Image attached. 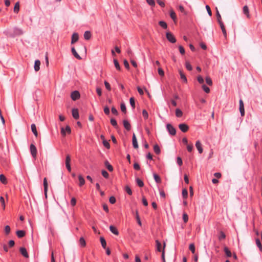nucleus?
<instances>
[{
	"label": "nucleus",
	"mask_w": 262,
	"mask_h": 262,
	"mask_svg": "<svg viewBox=\"0 0 262 262\" xmlns=\"http://www.w3.org/2000/svg\"><path fill=\"white\" fill-rule=\"evenodd\" d=\"M100 242H101L102 247L104 249H105L106 247V242L105 239L103 237H101L100 238Z\"/></svg>",
	"instance_id": "7c9ffc66"
},
{
	"label": "nucleus",
	"mask_w": 262,
	"mask_h": 262,
	"mask_svg": "<svg viewBox=\"0 0 262 262\" xmlns=\"http://www.w3.org/2000/svg\"><path fill=\"white\" fill-rule=\"evenodd\" d=\"M226 238V235L223 232L221 231L220 233V235L219 236V239L220 241Z\"/></svg>",
	"instance_id": "c03bdc74"
},
{
	"label": "nucleus",
	"mask_w": 262,
	"mask_h": 262,
	"mask_svg": "<svg viewBox=\"0 0 262 262\" xmlns=\"http://www.w3.org/2000/svg\"><path fill=\"white\" fill-rule=\"evenodd\" d=\"M134 168L136 170H139L140 169V165L138 163H135L134 164Z\"/></svg>",
	"instance_id": "338daca9"
},
{
	"label": "nucleus",
	"mask_w": 262,
	"mask_h": 262,
	"mask_svg": "<svg viewBox=\"0 0 262 262\" xmlns=\"http://www.w3.org/2000/svg\"><path fill=\"white\" fill-rule=\"evenodd\" d=\"M71 128L69 126H67L65 128L62 127L61 129V133L63 136H65L66 132L68 134L71 133Z\"/></svg>",
	"instance_id": "1a4fd4ad"
},
{
	"label": "nucleus",
	"mask_w": 262,
	"mask_h": 262,
	"mask_svg": "<svg viewBox=\"0 0 262 262\" xmlns=\"http://www.w3.org/2000/svg\"><path fill=\"white\" fill-rule=\"evenodd\" d=\"M243 11L244 14H245L248 18L250 17L249 8L247 6H244L243 9Z\"/></svg>",
	"instance_id": "a211bd4d"
},
{
	"label": "nucleus",
	"mask_w": 262,
	"mask_h": 262,
	"mask_svg": "<svg viewBox=\"0 0 262 262\" xmlns=\"http://www.w3.org/2000/svg\"><path fill=\"white\" fill-rule=\"evenodd\" d=\"M19 251L21 255L26 258L29 257V254L27 252L26 249L24 247H20Z\"/></svg>",
	"instance_id": "9d476101"
},
{
	"label": "nucleus",
	"mask_w": 262,
	"mask_h": 262,
	"mask_svg": "<svg viewBox=\"0 0 262 262\" xmlns=\"http://www.w3.org/2000/svg\"><path fill=\"white\" fill-rule=\"evenodd\" d=\"M179 73H180L181 79L183 80L184 81V82L186 83L187 81V80L186 77L185 76V74L183 73V72L181 70H179Z\"/></svg>",
	"instance_id": "cd10ccee"
},
{
	"label": "nucleus",
	"mask_w": 262,
	"mask_h": 262,
	"mask_svg": "<svg viewBox=\"0 0 262 262\" xmlns=\"http://www.w3.org/2000/svg\"><path fill=\"white\" fill-rule=\"evenodd\" d=\"M182 194L183 198L185 199H187L188 197V191L186 189H183L182 190Z\"/></svg>",
	"instance_id": "c9c22d12"
},
{
	"label": "nucleus",
	"mask_w": 262,
	"mask_h": 262,
	"mask_svg": "<svg viewBox=\"0 0 262 262\" xmlns=\"http://www.w3.org/2000/svg\"><path fill=\"white\" fill-rule=\"evenodd\" d=\"M30 152L32 156L34 159H35L36 158L37 155V149L36 146L33 144H31L30 145Z\"/></svg>",
	"instance_id": "7ed1b4c3"
},
{
	"label": "nucleus",
	"mask_w": 262,
	"mask_h": 262,
	"mask_svg": "<svg viewBox=\"0 0 262 262\" xmlns=\"http://www.w3.org/2000/svg\"><path fill=\"white\" fill-rule=\"evenodd\" d=\"M136 220L137 221V223H138V225H140V226H141L142 223H141V221L140 220V217H139L138 211H136Z\"/></svg>",
	"instance_id": "ea45409f"
},
{
	"label": "nucleus",
	"mask_w": 262,
	"mask_h": 262,
	"mask_svg": "<svg viewBox=\"0 0 262 262\" xmlns=\"http://www.w3.org/2000/svg\"><path fill=\"white\" fill-rule=\"evenodd\" d=\"M224 252L227 257H231L232 256L231 251L226 247L224 248Z\"/></svg>",
	"instance_id": "473e14b6"
},
{
	"label": "nucleus",
	"mask_w": 262,
	"mask_h": 262,
	"mask_svg": "<svg viewBox=\"0 0 262 262\" xmlns=\"http://www.w3.org/2000/svg\"><path fill=\"white\" fill-rule=\"evenodd\" d=\"M96 92H97V94H98V95L99 96H101L102 95V90H101V89L99 87H97L96 88Z\"/></svg>",
	"instance_id": "774afa93"
},
{
	"label": "nucleus",
	"mask_w": 262,
	"mask_h": 262,
	"mask_svg": "<svg viewBox=\"0 0 262 262\" xmlns=\"http://www.w3.org/2000/svg\"><path fill=\"white\" fill-rule=\"evenodd\" d=\"M110 231L114 234L115 235H118L119 234V232L117 230V229H116V227H115L114 226H110Z\"/></svg>",
	"instance_id": "412c9836"
},
{
	"label": "nucleus",
	"mask_w": 262,
	"mask_h": 262,
	"mask_svg": "<svg viewBox=\"0 0 262 262\" xmlns=\"http://www.w3.org/2000/svg\"><path fill=\"white\" fill-rule=\"evenodd\" d=\"M137 184L140 187H142L144 186L143 182L139 178H137L136 180Z\"/></svg>",
	"instance_id": "f704fd0d"
},
{
	"label": "nucleus",
	"mask_w": 262,
	"mask_h": 262,
	"mask_svg": "<svg viewBox=\"0 0 262 262\" xmlns=\"http://www.w3.org/2000/svg\"><path fill=\"white\" fill-rule=\"evenodd\" d=\"M71 51L73 55L75 58H76L77 59H81V58L80 56V55L77 53L74 47H72L71 49Z\"/></svg>",
	"instance_id": "f3484780"
},
{
	"label": "nucleus",
	"mask_w": 262,
	"mask_h": 262,
	"mask_svg": "<svg viewBox=\"0 0 262 262\" xmlns=\"http://www.w3.org/2000/svg\"><path fill=\"white\" fill-rule=\"evenodd\" d=\"M132 142H133V146L135 148H138L139 146L137 142V140L136 137V135L135 134H133V139H132Z\"/></svg>",
	"instance_id": "f8f14e48"
},
{
	"label": "nucleus",
	"mask_w": 262,
	"mask_h": 262,
	"mask_svg": "<svg viewBox=\"0 0 262 262\" xmlns=\"http://www.w3.org/2000/svg\"><path fill=\"white\" fill-rule=\"evenodd\" d=\"M0 181L3 184H6L7 183V178L3 174H0Z\"/></svg>",
	"instance_id": "4be33fe9"
},
{
	"label": "nucleus",
	"mask_w": 262,
	"mask_h": 262,
	"mask_svg": "<svg viewBox=\"0 0 262 262\" xmlns=\"http://www.w3.org/2000/svg\"><path fill=\"white\" fill-rule=\"evenodd\" d=\"M183 115V112L179 108H177L176 110V116L177 117H181Z\"/></svg>",
	"instance_id": "2f4dec72"
},
{
	"label": "nucleus",
	"mask_w": 262,
	"mask_h": 262,
	"mask_svg": "<svg viewBox=\"0 0 262 262\" xmlns=\"http://www.w3.org/2000/svg\"><path fill=\"white\" fill-rule=\"evenodd\" d=\"M177 163L179 166H181L182 165V164H183L182 160L180 157H178L177 158Z\"/></svg>",
	"instance_id": "69168bd1"
},
{
	"label": "nucleus",
	"mask_w": 262,
	"mask_h": 262,
	"mask_svg": "<svg viewBox=\"0 0 262 262\" xmlns=\"http://www.w3.org/2000/svg\"><path fill=\"white\" fill-rule=\"evenodd\" d=\"M216 17L217 21L219 22L220 20H222L221 16L219 12V10L217 8H216Z\"/></svg>",
	"instance_id": "13d9d810"
},
{
	"label": "nucleus",
	"mask_w": 262,
	"mask_h": 262,
	"mask_svg": "<svg viewBox=\"0 0 262 262\" xmlns=\"http://www.w3.org/2000/svg\"><path fill=\"white\" fill-rule=\"evenodd\" d=\"M156 247L157 251L162 252L163 249L162 247V244L158 240H156Z\"/></svg>",
	"instance_id": "9b49d317"
},
{
	"label": "nucleus",
	"mask_w": 262,
	"mask_h": 262,
	"mask_svg": "<svg viewBox=\"0 0 262 262\" xmlns=\"http://www.w3.org/2000/svg\"><path fill=\"white\" fill-rule=\"evenodd\" d=\"M166 129L169 134L171 136H174L176 134L175 128L170 124L168 123L166 125Z\"/></svg>",
	"instance_id": "f257e3e1"
},
{
	"label": "nucleus",
	"mask_w": 262,
	"mask_h": 262,
	"mask_svg": "<svg viewBox=\"0 0 262 262\" xmlns=\"http://www.w3.org/2000/svg\"><path fill=\"white\" fill-rule=\"evenodd\" d=\"M239 110L241 116H244L245 115L244 104L242 99H240L239 101Z\"/></svg>",
	"instance_id": "20e7f679"
},
{
	"label": "nucleus",
	"mask_w": 262,
	"mask_h": 262,
	"mask_svg": "<svg viewBox=\"0 0 262 262\" xmlns=\"http://www.w3.org/2000/svg\"><path fill=\"white\" fill-rule=\"evenodd\" d=\"M255 242L257 246L258 247L259 250L262 251V245L260 242V241L258 238H256L255 239Z\"/></svg>",
	"instance_id": "c756f323"
},
{
	"label": "nucleus",
	"mask_w": 262,
	"mask_h": 262,
	"mask_svg": "<svg viewBox=\"0 0 262 262\" xmlns=\"http://www.w3.org/2000/svg\"><path fill=\"white\" fill-rule=\"evenodd\" d=\"M179 128L183 133L187 132L189 126L185 123H181L179 125Z\"/></svg>",
	"instance_id": "423d86ee"
},
{
	"label": "nucleus",
	"mask_w": 262,
	"mask_h": 262,
	"mask_svg": "<svg viewBox=\"0 0 262 262\" xmlns=\"http://www.w3.org/2000/svg\"><path fill=\"white\" fill-rule=\"evenodd\" d=\"M0 202L2 203V205L3 207V209H5V200L3 196L0 197Z\"/></svg>",
	"instance_id": "680f3d73"
},
{
	"label": "nucleus",
	"mask_w": 262,
	"mask_h": 262,
	"mask_svg": "<svg viewBox=\"0 0 262 262\" xmlns=\"http://www.w3.org/2000/svg\"><path fill=\"white\" fill-rule=\"evenodd\" d=\"M40 65V61L39 60H36L35 61L34 66V70L36 72H37L39 70Z\"/></svg>",
	"instance_id": "dca6fc26"
},
{
	"label": "nucleus",
	"mask_w": 262,
	"mask_h": 262,
	"mask_svg": "<svg viewBox=\"0 0 262 262\" xmlns=\"http://www.w3.org/2000/svg\"><path fill=\"white\" fill-rule=\"evenodd\" d=\"M78 38V34L77 33H74L72 36L71 43L73 44L77 41Z\"/></svg>",
	"instance_id": "ddd939ff"
},
{
	"label": "nucleus",
	"mask_w": 262,
	"mask_h": 262,
	"mask_svg": "<svg viewBox=\"0 0 262 262\" xmlns=\"http://www.w3.org/2000/svg\"><path fill=\"white\" fill-rule=\"evenodd\" d=\"M189 249L192 252V253H195V246L193 244H191L189 245Z\"/></svg>",
	"instance_id": "3c124183"
},
{
	"label": "nucleus",
	"mask_w": 262,
	"mask_h": 262,
	"mask_svg": "<svg viewBox=\"0 0 262 262\" xmlns=\"http://www.w3.org/2000/svg\"><path fill=\"white\" fill-rule=\"evenodd\" d=\"M71 99L74 101H75L79 99L80 97V94L79 92L77 91H75L72 92L71 94Z\"/></svg>",
	"instance_id": "39448f33"
},
{
	"label": "nucleus",
	"mask_w": 262,
	"mask_h": 262,
	"mask_svg": "<svg viewBox=\"0 0 262 262\" xmlns=\"http://www.w3.org/2000/svg\"><path fill=\"white\" fill-rule=\"evenodd\" d=\"M120 108L122 112L125 113L126 112V106L124 103H122L120 105Z\"/></svg>",
	"instance_id": "4d7b16f0"
},
{
	"label": "nucleus",
	"mask_w": 262,
	"mask_h": 262,
	"mask_svg": "<svg viewBox=\"0 0 262 262\" xmlns=\"http://www.w3.org/2000/svg\"><path fill=\"white\" fill-rule=\"evenodd\" d=\"M79 243L80 246L82 247H84L86 245L85 241L83 237L80 238Z\"/></svg>",
	"instance_id": "a878e982"
},
{
	"label": "nucleus",
	"mask_w": 262,
	"mask_h": 262,
	"mask_svg": "<svg viewBox=\"0 0 262 262\" xmlns=\"http://www.w3.org/2000/svg\"><path fill=\"white\" fill-rule=\"evenodd\" d=\"M125 190L126 192V193L130 195H132L133 193L132 189L128 186H126L125 187Z\"/></svg>",
	"instance_id": "37998d69"
},
{
	"label": "nucleus",
	"mask_w": 262,
	"mask_h": 262,
	"mask_svg": "<svg viewBox=\"0 0 262 262\" xmlns=\"http://www.w3.org/2000/svg\"><path fill=\"white\" fill-rule=\"evenodd\" d=\"M83 36H84V38L85 39H86V40L90 39L91 37V34L90 31H85L84 33Z\"/></svg>",
	"instance_id": "393cba45"
},
{
	"label": "nucleus",
	"mask_w": 262,
	"mask_h": 262,
	"mask_svg": "<svg viewBox=\"0 0 262 262\" xmlns=\"http://www.w3.org/2000/svg\"><path fill=\"white\" fill-rule=\"evenodd\" d=\"M197 80H198V82H199V83H200V84H202V83H204V79H203V78L201 76H200H200H198L197 77Z\"/></svg>",
	"instance_id": "052dcab7"
},
{
	"label": "nucleus",
	"mask_w": 262,
	"mask_h": 262,
	"mask_svg": "<svg viewBox=\"0 0 262 262\" xmlns=\"http://www.w3.org/2000/svg\"><path fill=\"white\" fill-rule=\"evenodd\" d=\"M205 80H206V82L207 83V84H208L209 85H212V81L211 79L210 78V77H206Z\"/></svg>",
	"instance_id": "09e8293b"
},
{
	"label": "nucleus",
	"mask_w": 262,
	"mask_h": 262,
	"mask_svg": "<svg viewBox=\"0 0 262 262\" xmlns=\"http://www.w3.org/2000/svg\"><path fill=\"white\" fill-rule=\"evenodd\" d=\"M129 103L132 108L134 109L135 108V101L134 97H131L129 99Z\"/></svg>",
	"instance_id": "4c0bfd02"
},
{
	"label": "nucleus",
	"mask_w": 262,
	"mask_h": 262,
	"mask_svg": "<svg viewBox=\"0 0 262 262\" xmlns=\"http://www.w3.org/2000/svg\"><path fill=\"white\" fill-rule=\"evenodd\" d=\"M142 115L145 119H147L148 117V114L145 110H143Z\"/></svg>",
	"instance_id": "5fc2aeb1"
},
{
	"label": "nucleus",
	"mask_w": 262,
	"mask_h": 262,
	"mask_svg": "<svg viewBox=\"0 0 262 262\" xmlns=\"http://www.w3.org/2000/svg\"><path fill=\"white\" fill-rule=\"evenodd\" d=\"M170 16L173 21L177 19L176 14L173 10H171L170 11Z\"/></svg>",
	"instance_id": "c85d7f7f"
},
{
	"label": "nucleus",
	"mask_w": 262,
	"mask_h": 262,
	"mask_svg": "<svg viewBox=\"0 0 262 262\" xmlns=\"http://www.w3.org/2000/svg\"><path fill=\"white\" fill-rule=\"evenodd\" d=\"M104 84L105 85V86L106 89L108 91H111V85H110V83L107 81H104Z\"/></svg>",
	"instance_id": "6e6d98bb"
},
{
	"label": "nucleus",
	"mask_w": 262,
	"mask_h": 262,
	"mask_svg": "<svg viewBox=\"0 0 262 262\" xmlns=\"http://www.w3.org/2000/svg\"><path fill=\"white\" fill-rule=\"evenodd\" d=\"M123 124L124 128L127 130H129L131 128V126L129 122L127 120H124L123 121Z\"/></svg>",
	"instance_id": "4468645a"
},
{
	"label": "nucleus",
	"mask_w": 262,
	"mask_h": 262,
	"mask_svg": "<svg viewBox=\"0 0 262 262\" xmlns=\"http://www.w3.org/2000/svg\"><path fill=\"white\" fill-rule=\"evenodd\" d=\"M165 247V243H164L163 250H162V259L163 262H165V251H164Z\"/></svg>",
	"instance_id": "49530a36"
},
{
	"label": "nucleus",
	"mask_w": 262,
	"mask_h": 262,
	"mask_svg": "<svg viewBox=\"0 0 262 262\" xmlns=\"http://www.w3.org/2000/svg\"><path fill=\"white\" fill-rule=\"evenodd\" d=\"M202 87L205 93H209L210 92V89L206 85L203 84Z\"/></svg>",
	"instance_id": "8fccbe9b"
},
{
	"label": "nucleus",
	"mask_w": 262,
	"mask_h": 262,
	"mask_svg": "<svg viewBox=\"0 0 262 262\" xmlns=\"http://www.w3.org/2000/svg\"><path fill=\"white\" fill-rule=\"evenodd\" d=\"M103 145L106 147L107 149H109L110 148V145L108 142L105 140H103Z\"/></svg>",
	"instance_id": "de8ad7c7"
},
{
	"label": "nucleus",
	"mask_w": 262,
	"mask_h": 262,
	"mask_svg": "<svg viewBox=\"0 0 262 262\" xmlns=\"http://www.w3.org/2000/svg\"><path fill=\"white\" fill-rule=\"evenodd\" d=\"M78 180L79 181V186H82L85 184V180L81 175L78 176Z\"/></svg>",
	"instance_id": "bb28decb"
},
{
	"label": "nucleus",
	"mask_w": 262,
	"mask_h": 262,
	"mask_svg": "<svg viewBox=\"0 0 262 262\" xmlns=\"http://www.w3.org/2000/svg\"><path fill=\"white\" fill-rule=\"evenodd\" d=\"M114 65H115V67L116 68V69L118 70H120V66L119 65V63L118 60L115 59H114Z\"/></svg>",
	"instance_id": "a18cd8bd"
},
{
	"label": "nucleus",
	"mask_w": 262,
	"mask_h": 262,
	"mask_svg": "<svg viewBox=\"0 0 262 262\" xmlns=\"http://www.w3.org/2000/svg\"><path fill=\"white\" fill-rule=\"evenodd\" d=\"M166 37L167 40L171 42V43H174L176 42V39L172 33L169 32H167L166 33Z\"/></svg>",
	"instance_id": "f03ea898"
},
{
	"label": "nucleus",
	"mask_w": 262,
	"mask_h": 262,
	"mask_svg": "<svg viewBox=\"0 0 262 262\" xmlns=\"http://www.w3.org/2000/svg\"><path fill=\"white\" fill-rule=\"evenodd\" d=\"M104 164L106 167L110 171H112L113 170V166L110 164L108 161H106Z\"/></svg>",
	"instance_id": "b1692460"
},
{
	"label": "nucleus",
	"mask_w": 262,
	"mask_h": 262,
	"mask_svg": "<svg viewBox=\"0 0 262 262\" xmlns=\"http://www.w3.org/2000/svg\"><path fill=\"white\" fill-rule=\"evenodd\" d=\"M159 24L163 29H166L167 28V24L164 21H160Z\"/></svg>",
	"instance_id": "79ce46f5"
},
{
	"label": "nucleus",
	"mask_w": 262,
	"mask_h": 262,
	"mask_svg": "<svg viewBox=\"0 0 262 262\" xmlns=\"http://www.w3.org/2000/svg\"><path fill=\"white\" fill-rule=\"evenodd\" d=\"M109 201H110V203L113 204L116 202V200L114 196H112L110 198Z\"/></svg>",
	"instance_id": "0e129e2a"
},
{
	"label": "nucleus",
	"mask_w": 262,
	"mask_h": 262,
	"mask_svg": "<svg viewBox=\"0 0 262 262\" xmlns=\"http://www.w3.org/2000/svg\"><path fill=\"white\" fill-rule=\"evenodd\" d=\"M16 235L19 238H21L25 235V232L24 230H18L16 231Z\"/></svg>",
	"instance_id": "5701e85b"
},
{
	"label": "nucleus",
	"mask_w": 262,
	"mask_h": 262,
	"mask_svg": "<svg viewBox=\"0 0 262 262\" xmlns=\"http://www.w3.org/2000/svg\"><path fill=\"white\" fill-rule=\"evenodd\" d=\"M72 116L75 119H77L79 117L78 110L77 108H73L72 110Z\"/></svg>",
	"instance_id": "2eb2a0df"
},
{
	"label": "nucleus",
	"mask_w": 262,
	"mask_h": 262,
	"mask_svg": "<svg viewBox=\"0 0 262 262\" xmlns=\"http://www.w3.org/2000/svg\"><path fill=\"white\" fill-rule=\"evenodd\" d=\"M195 146L199 151V153L202 154L203 152V149L202 148L201 143L200 141L198 140L196 142Z\"/></svg>",
	"instance_id": "6e6552de"
},
{
	"label": "nucleus",
	"mask_w": 262,
	"mask_h": 262,
	"mask_svg": "<svg viewBox=\"0 0 262 262\" xmlns=\"http://www.w3.org/2000/svg\"><path fill=\"white\" fill-rule=\"evenodd\" d=\"M19 10V2H17L14 7V12L17 13Z\"/></svg>",
	"instance_id": "a19ab883"
},
{
	"label": "nucleus",
	"mask_w": 262,
	"mask_h": 262,
	"mask_svg": "<svg viewBox=\"0 0 262 262\" xmlns=\"http://www.w3.org/2000/svg\"><path fill=\"white\" fill-rule=\"evenodd\" d=\"M104 112L105 114L108 115L110 114V108L108 106H106L104 107Z\"/></svg>",
	"instance_id": "e2e57ef3"
},
{
	"label": "nucleus",
	"mask_w": 262,
	"mask_h": 262,
	"mask_svg": "<svg viewBox=\"0 0 262 262\" xmlns=\"http://www.w3.org/2000/svg\"><path fill=\"white\" fill-rule=\"evenodd\" d=\"M154 178L155 179V181L156 182V183H161V179L160 178V177L156 173H154Z\"/></svg>",
	"instance_id": "e433bc0d"
},
{
	"label": "nucleus",
	"mask_w": 262,
	"mask_h": 262,
	"mask_svg": "<svg viewBox=\"0 0 262 262\" xmlns=\"http://www.w3.org/2000/svg\"><path fill=\"white\" fill-rule=\"evenodd\" d=\"M111 124L115 128L118 127V124L116 120L114 118H111L110 120Z\"/></svg>",
	"instance_id": "58836bf2"
},
{
	"label": "nucleus",
	"mask_w": 262,
	"mask_h": 262,
	"mask_svg": "<svg viewBox=\"0 0 262 262\" xmlns=\"http://www.w3.org/2000/svg\"><path fill=\"white\" fill-rule=\"evenodd\" d=\"M23 31L21 29L15 27L13 28V34L15 35H21L23 34Z\"/></svg>",
	"instance_id": "0eeeda50"
},
{
	"label": "nucleus",
	"mask_w": 262,
	"mask_h": 262,
	"mask_svg": "<svg viewBox=\"0 0 262 262\" xmlns=\"http://www.w3.org/2000/svg\"><path fill=\"white\" fill-rule=\"evenodd\" d=\"M102 175L106 179L108 178L109 174L105 170H102L101 171Z\"/></svg>",
	"instance_id": "864d4df0"
},
{
	"label": "nucleus",
	"mask_w": 262,
	"mask_h": 262,
	"mask_svg": "<svg viewBox=\"0 0 262 262\" xmlns=\"http://www.w3.org/2000/svg\"><path fill=\"white\" fill-rule=\"evenodd\" d=\"M43 187H44V192L45 193V194L46 195L47 191H48V182H47V179L46 178H45L43 179Z\"/></svg>",
	"instance_id": "aec40b11"
},
{
	"label": "nucleus",
	"mask_w": 262,
	"mask_h": 262,
	"mask_svg": "<svg viewBox=\"0 0 262 262\" xmlns=\"http://www.w3.org/2000/svg\"><path fill=\"white\" fill-rule=\"evenodd\" d=\"M183 220L185 223H187L188 221V216L186 213L183 214Z\"/></svg>",
	"instance_id": "603ef678"
},
{
	"label": "nucleus",
	"mask_w": 262,
	"mask_h": 262,
	"mask_svg": "<svg viewBox=\"0 0 262 262\" xmlns=\"http://www.w3.org/2000/svg\"><path fill=\"white\" fill-rule=\"evenodd\" d=\"M185 66H186V68L188 71H191L192 70V67L191 65L189 62H186V64H185Z\"/></svg>",
	"instance_id": "bf43d9fd"
},
{
	"label": "nucleus",
	"mask_w": 262,
	"mask_h": 262,
	"mask_svg": "<svg viewBox=\"0 0 262 262\" xmlns=\"http://www.w3.org/2000/svg\"><path fill=\"white\" fill-rule=\"evenodd\" d=\"M154 150L156 154H159L160 153V148L158 145L156 144L154 146Z\"/></svg>",
	"instance_id": "72a5a7b5"
},
{
	"label": "nucleus",
	"mask_w": 262,
	"mask_h": 262,
	"mask_svg": "<svg viewBox=\"0 0 262 262\" xmlns=\"http://www.w3.org/2000/svg\"><path fill=\"white\" fill-rule=\"evenodd\" d=\"M31 130L35 137H37L38 133L36 129V127L35 124H32L31 125Z\"/></svg>",
	"instance_id": "6ab92c4d"
}]
</instances>
